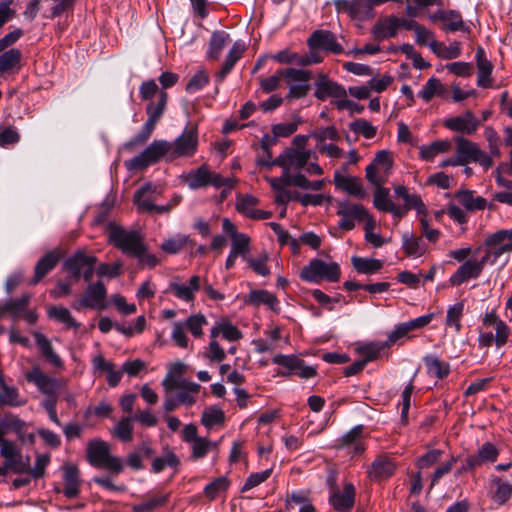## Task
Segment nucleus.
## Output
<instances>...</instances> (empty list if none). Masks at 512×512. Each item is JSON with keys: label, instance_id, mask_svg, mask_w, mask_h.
Masks as SVG:
<instances>
[{"label": "nucleus", "instance_id": "39448f33", "mask_svg": "<svg viewBox=\"0 0 512 512\" xmlns=\"http://www.w3.org/2000/svg\"><path fill=\"white\" fill-rule=\"evenodd\" d=\"M340 275V267L336 262L327 263L321 259H312L300 272V278L311 283L337 282Z\"/></svg>", "mask_w": 512, "mask_h": 512}, {"label": "nucleus", "instance_id": "412c9836", "mask_svg": "<svg viewBox=\"0 0 512 512\" xmlns=\"http://www.w3.org/2000/svg\"><path fill=\"white\" fill-rule=\"evenodd\" d=\"M26 379L28 382L34 383L42 393L47 395L55 394L58 389L57 380L41 371L39 367H33L27 372Z\"/></svg>", "mask_w": 512, "mask_h": 512}, {"label": "nucleus", "instance_id": "a878e982", "mask_svg": "<svg viewBox=\"0 0 512 512\" xmlns=\"http://www.w3.org/2000/svg\"><path fill=\"white\" fill-rule=\"evenodd\" d=\"M35 343L41 352L42 356L56 368L63 367V361L61 357L54 351V348L50 340L41 332H33Z\"/></svg>", "mask_w": 512, "mask_h": 512}, {"label": "nucleus", "instance_id": "9b49d317", "mask_svg": "<svg viewBox=\"0 0 512 512\" xmlns=\"http://www.w3.org/2000/svg\"><path fill=\"white\" fill-rule=\"evenodd\" d=\"M393 166V154L388 150L376 153L373 161L366 167V178L373 185H383Z\"/></svg>", "mask_w": 512, "mask_h": 512}, {"label": "nucleus", "instance_id": "8fccbe9b", "mask_svg": "<svg viewBox=\"0 0 512 512\" xmlns=\"http://www.w3.org/2000/svg\"><path fill=\"white\" fill-rule=\"evenodd\" d=\"M495 490L493 492V500L499 505L508 501L512 494V485L497 478L492 481Z\"/></svg>", "mask_w": 512, "mask_h": 512}, {"label": "nucleus", "instance_id": "f8f14e48", "mask_svg": "<svg viewBox=\"0 0 512 512\" xmlns=\"http://www.w3.org/2000/svg\"><path fill=\"white\" fill-rule=\"evenodd\" d=\"M107 290L103 282L97 281L89 283L84 295L75 300L71 306L74 310L80 311L83 308L104 310L107 308L106 303Z\"/></svg>", "mask_w": 512, "mask_h": 512}, {"label": "nucleus", "instance_id": "6e6d98bb", "mask_svg": "<svg viewBox=\"0 0 512 512\" xmlns=\"http://www.w3.org/2000/svg\"><path fill=\"white\" fill-rule=\"evenodd\" d=\"M443 451L434 447L426 446L425 452L418 457V468H429L442 457Z\"/></svg>", "mask_w": 512, "mask_h": 512}, {"label": "nucleus", "instance_id": "393cba45", "mask_svg": "<svg viewBox=\"0 0 512 512\" xmlns=\"http://www.w3.org/2000/svg\"><path fill=\"white\" fill-rule=\"evenodd\" d=\"M476 64H477V85L481 88H488L492 86L491 74L493 71L492 63L487 59L485 51L482 47L476 50Z\"/></svg>", "mask_w": 512, "mask_h": 512}, {"label": "nucleus", "instance_id": "2eb2a0df", "mask_svg": "<svg viewBox=\"0 0 512 512\" xmlns=\"http://www.w3.org/2000/svg\"><path fill=\"white\" fill-rule=\"evenodd\" d=\"M0 456L4 458L3 464L9 471L21 474L29 470V456H23L13 441L6 439L2 442Z\"/></svg>", "mask_w": 512, "mask_h": 512}, {"label": "nucleus", "instance_id": "6ab92c4d", "mask_svg": "<svg viewBox=\"0 0 512 512\" xmlns=\"http://www.w3.org/2000/svg\"><path fill=\"white\" fill-rule=\"evenodd\" d=\"M479 125L480 121L471 111H466L459 116L448 118L444 122V126L449 130L467 135L475 133Z\"/></svg>", "mask_w": 512, "mask_h": 512}, {"label": "nucleus", "instance_id": "338daca9", "mask_svg": "<svg viewBox=\"0 0 512 512\" xmlns=\"http://www.w3.org/2000/svg\"><path fill=\"white\" fill-rule=\"evenodd\" d=\"M204 357L210 362H221L226 358V352L218 341H210L204 352Z\"/></svg>", "mask_w": 512, "mask_h": 512}, {"label": "nucleus", "instance_id": "f3484780", "mask_svg": "<svg viewBox=\"0 0 512 512\" xmlns=\"http://www.w3.org/2000/svg\"><path fill=\"white\" fill-rule=\"evenodd\" d=\"M200 286L201 279L198 275H193L188 284L182 283L179 277H175L169 282L166 292L172 293L176 298L182 301L192 302Z\"/></svg>", "mask_w": 512, "mask_h": 512}, {"label": "nucleus", "instance_id": "e433bc0d", "mask_svg": "<svg viewBox=\"0 0 512 512\" xmlns=\"http://www.w3.org/2000/svg\"><path fill=\"white\" fill-rule=\"evenodd\" d=\"M48 317L65 325L66 328L78 329V323L68 308L64 306H51L47 310Z\"/></svg>", "mask_w": 512, "mask_h": 512}, {"label": "nucleus", "instance_id": "de8ad7c7", "mask_svg": "<svg viewBox=\"0 0 512 512\" xmlns=\"http://www.w3.org/2000/svg\"><path fill=\"white\" fill-rule=\"evenodd\" d=\"M396 28V19L379 21L375 24L373 28V35L377 40L387 39L395 35Z\"/></svg>", "mask_w": 512, "mask_h": 512}, {"label": "nucleus", "instance_id": "cd10ccee", "mask_svg": "<svg viewBox=\"0 0 512 512\" xmlns=\"http://www.w3.org/2000/svg\"><path fill=\"white\" fill-rule=\"evenodd\" d=\"M35 343L41 352L42 356L56 368L63 367V361L61 357L54 351V348L50 340L41 332H33Z\"/></svg>", "mask_w": 512, "mask_h": 512}, {"label": "nucleus", "instance_id": "4c0bfd02", "mask_svg": "<svg viewBox=\"0 0 512 512\" xmlns=\"http://www.w3.org/2000/svg\"><path fill=\"white\" fill-rule=\"evenodd\" d=\"M25 404L21 399L17 388L8 386L0 378V406L19 407Z\"/></svg>", "mask_w": 512, "mask_h": 512}, {"label": "nucleus", "instance_id": "58836bf2", "mask_svg": "<svg viewBox=\"0 0 512 512\" xmlns=\"http://www.w3.org/2000/svg\"><path fill=\"white\" fill-rule=\"evenodd\" d=\"M231 41L230 36L225 31H215L212 33L207 55L210 59H219L224 47Z\"/></svg>", "mask_w": 512, "mask_h": 512}, {"label": "nucleus", "instance_id": "7c9ffc66", "mask_svg": "<svg viewBox=\"0 0 512 512\" xmlns=\"http://www.w3.org/2000/svg\"><path fill=\"white\" fill-rule=\"evenodd\" d=\"M60 260V253L56 250L45 254L36 264L34 277L30 280L31 285L37 284L45 275L55 268Z\"/></svg>", "mask_w": 512, "mask_h": 512}, {"label": "nucleus", "instance_id": "13d9d810", "mask_svg": "<svg viewBox=\"0 0 512 512\" xmlns=\"http://www.w3.org/2000/svg\"><path fill=\"white\" fill-rule=\"evenodd\" d=\"M132 419L122 418L114 427L113 434L123 442H129L133 439Z\"/></svg>", "mask_w": 512, "mask_h": 512}, {"label": "nucleus", "instance_id": "e2e57ef3", "mask_svg": "<svg viewBox=\"0 0 512 512\" xmlns=\"http://www.w3.org/2000/svg\"><path fill=\"white\" fill-rule=\"evenodd\" d=\"M179 465V459L173 452H167L161 457L154 459L152 463V469L155 473H159L166 467H177Z\"/></svg>", "mask_w": 512, "mask_h": 512}, {"label": "nucleus", "instance_id": "5fc2aeb1", "mask_svg": "<svg viewBox=\"0 0 512 512\" xmlns=\"http://www.w3.org/2000/svg\"><path fill=\"white\" fill-rule=\"evenodd\" d=\"M229 487V480L222 476L209 483L204 488V494L210 500L215 499L221 493H224Z\"/></svg>", "mask_w": 512, "mask_h": 512}, {"label": "nucleus", "instance_id": "4468645a", "mask_svg": "<svg viewBox=\"0 0 512 512\" xmlns=\"http://www.w3.org/2000/svg\"><path fill=\"white\" fill-rule=\"evenodd\" d=\"M311 155L310 150L290 148L281 153L272 164L281 167L287 174H294L304 169Z\"/></svg>", "mask_w": 512, "mask_h": 512}, {"label": "nucleus", "instance_id": "bb28decb", "mask_svg": "<svg viewBox=\"0 0 512 512\" xmlns=\"http://www.w3.org/2000/svg\"><path fill=\"white\" fill-rule=\"evenodd\" d=\"M35 343L41 352L42 356L56 368L63 367V361L61 357L54 351V348L50 340L41 332H33Z\"/></svg>", "mask_w": 512, "mask_h": 512}, {"label": "nucleus", "instance_id": "864d4df0", "mask_svg": "<svg viewBox=\"0 0 512 512\" xmlns=\"http://www.w3.org/2000/svg\"><path fill=\"white\" fill-rule=\"evenodd\" d=\"M311 136L316 140L317 145L327 144L326 141H338L340 134L334 126L320 127L315 129Z\"/></svg>", "mask_w": 512, "mask_h": 512}, {"label": "nucleus", "instance_id": "603ef678", "mask_svg": "<svg viewBox=\"0 0 512 512\" xmlns=\"http://www.w3.org/2000/svg\"><path fill=\"white\" fill-rule=\"evenodd\" d=\"M349 128L356 134L362 135L366 139L375 137L377 133V127L373 126L364 118H358L349 124Z\"/></svg>", "mask_w": 512, "mask_h": 512}, {"label": "nucleus", "instance_id": "09e8293b", "mask_svg": "<svg viewBox=\"0 0 512 512\" xmlns=\"http://www.w3.org/2000/svg\"><path fill=\"white\" fill-rule=\"evenodd\" d=\"M22 53L19 49L12 48L0 55V73L7 72L17 67L21 61Z\"/></svg>", "mask_w": 512, "mask_h": 512}, {"label": "nucleus", "instance_id": "a211bd4d", "mask_svg": "<svg viewBox=\"0 0 512 512\" xmlns=\"http://www.w3.org/2000/svg\"><path fill=\"white\" fill-rule=\"evenodd\" d=\"M314 96L320 101H325L327 98L338 100L339 98H345L347 91L342 85L321 74L315 82Z\"/></svg>", "mask_w": 512, "mask_h": 512}, {"label": "nucleus", "instance_id": "1a4fd4ad", "mask_svg": "<svg viewBox=\"0 0 512 512\" xmlns=\"http://www.w3.org/2000/svg\"><path fill=\"white\" fill-rule=\"evenodd\" d=\"M454 142L456 144V153L463 161V165L468 162H475L479 163L485 170H488L493 166L491 156L481 150L477 143L470 141L463 136L454 137Z\"/></svg>", "mask_w": 512, "mask_h": 512}, {"label": "nucleus", "instance_id": "dca6fc26", "mask_svg": "<svg viewBox=\"0 0 512 512\" xmlns=\"http://www.w3.org/2000/svg\"><path fill=\"white\" fill-rule=\"evenodd\" d=\"M428 19L433 22H442V29L448 32H469V28L464 24L462 16L455 10L437 9L428 15Z\"/></svg>", "mask_w": 512, "mask_h": 512}, {"label": "nucleus", "instance_id": "ddd939ff", "mask_svg": "<svg viewBox=\"0 0 512 512\" xmlns=\"http://www.w3.org/2000/svg\"><path fill=\"white\" fill-rule=\"evenodd\" d=\"M328 483L330 487V505L339 512L351 510L354 506L356 495L354 485L352 483H344L343 489L340 490L333 476H329Z\"/></svg>", "mask_w": 512, "mask_h": 512}, {"label": "nucleus", "instance_id": "bf43d9fd", "mask_svg": "<svg viewBox=\"0 0 512 512\" xmlns=\"http://www.w3.org/2000/svg\"><path fill=\"white\" fill-rule=\"evenodd\" d=\"M168 495L158 494L134 506L135 512H149L163 506Z\"/></svg>", "mask_w": 512, "mask_h": 512}, {"label": "nucleus", "instance_id": "4d7b16f0", "mask_svg": "<svg viewBox=\"0 0 512 512\" xmlns=\"http://www.w3.org/2000/svg\"><path fill=\"white\" fill-rule=\"evenodd\" d=\"M189 241L188 236L178 235L174 238L165 240L161 244L160 248L166 253L176 254L183 250Z\"/></svg>", "mask_w": 512, "mask_h": 512}, {"label": "nucleus", "instance_id": "423d86ee", "mask_svg": "<svg viewBox=\"0 0 512 512\" xmlns=\"http://www.w3.org/2000/svg\"><path fill=\"white\" fill-rule=\"evenodd\" d=\"M184 182L192 190L200 189L206 186H213L215 188L233 187V180L225 178L219 173L212 171L207 165H202L199 168L190 171L184 176Z\"/></svg>", "mask_w": 512, "mask_h": 512}, {"label": "nucleus", "instance_id": "69168bd1", "mask_svg": "<svg viewBox=\"0 0 512 512\" xmlns=\"http://www.w3.org/2000/svg\"><path fill=\"white\" fill-rule=\"evenodd\" d=\"M209 82V76L204 70L196 72L186 85L188 93H195L202 89Z\"/></svg>", "mask_w": 512, "mask_h": 512}, {"label": "nucleus", "instance_id": "052dcab7", "mask_svg": "<svg viewBox=\"0 0 512 512\" xmlns=\"http://www.w3.org/2000/svg\"><path fill=\"white\" fill-rule=\"evenodd\" d=\"M231 241L232 243L230 252L241 256L246 260V254L249 252L250 238L246 234L241 233L232 238Z\"/></svg>", "mask_w": 512, "mask_h": 512}, {"label": "nucleus", "instance_id": "a18cd8bd", "mask_svg": "<svg viewBox=\"0 0 512 512\" xmlns=\"http://www.w3.org/2000/svg\"><path fill=\"white\" fill-rule=\"evenodd\" d=\"M30 298L31 297L29 294H25L18 299L9 300L5 302V304L2 307L1 314L4 312H8L11 314L13 318L20 317L27 308Z\"/></svg>", "mask_w": 512, "mask_h": 512}, {"label": "nucleus", "instance_id": "c85d7f7f", "mask_svg": "<svg viewBox=\"0 0 512 512\" xmlns=\"http://www.w3.org/2000/svg\"><path fill=\"white\" fill-rule=\"evenodd\" d=\"M149 186L139 189L134 196V203L138 210L153 214H163L170 210L169 205L158 206L153 203L152 198L148 195Z\"/></svg>", "mask_w": 512, "mask_h": 512}, {"label": "nucleus", "instance_id": "f03ea898", "mask_svg": "<svg viewBox=\"0 0 512 512\" xmlns=\"http://www.w3.org/2000/svg\"><path fill=\"white\" fill-rule=\"evenodd\" d=\"M86 458L91 466L104 468L113 474L121 473L124 468L121 459L111 455L110 446L100 439L89 441L86 449Z\"/></svg>", "mask_w": 512, "mask_h": 512}, {"label": "nucleus", "instance_id": "6e6552de", "mask_svg": "<svg viewBox=\"0 0 512 512\" xmlns=\"http://www.w3.org/2000/svg\"><path fill=\"white\" fill-rule=\"evenodd\" d=\"M162 386L166 393L177 391L175 397L179 404L191 406L196 402L197 395L200 391V385L185 379L175 377H165Z\"/></svg>", "mask_w": 512, "mask_h": 512}, {"label": "nucleus", "instance_id": "2f4dec72", "mask_svg": "<svg viewBox=\"0 0 512 512\" xmlns=\"http://www.w3.org/2000/svg\"><path fill=\"white\" fill-rule=\"evenodd\" d=\"M246 46L241 41H236L229 50L222 68L215 74L216 81L222 82L233 69L236 62L242 57Z\"/></svg>", "mask_w": 512, "mask_h": 512}, {"label": "nucleus", "instance_id": "aec40b11", "mask_svg": "<svg viewBox=\"0 0 512 512\" xmlns=\"http://www.w3.org/2000/svg\"><path fill=\"white\" fill-rule=\"evenodd\" d=\"M310 49H323L326 51L340 54L343 51L342 46L337 42L335 35L328 30H316L307 40Z\"/></svg>", "mask_w": 512, "mask_h": 512}, {"label": "nucleus", "instance_id": "0eeeda50", "mask_svg": "<svg viewBox=\"0 0 512 512\" xmlns=\"http://www.w3.org/2000/svg\"><path fill=\"white\" fill-rule=\"evenodd\" d=\"M280 75L283 76L289 86V91L286 96L288 100L303 98L307 96L311 90L309 82L312 78V72L310 70L286 68L280 70Z\"/></svg>", "mask_w": 512, "mask_h": 512}, {"label": "nucleus", "instance_id": "c9c22d12", "mask_svg": "<svg viewBox=\"0 0 512 512\" xmlns=\"http://www.w3.org/2000/svg\"><path fill=\"white\" fill-rule=\"evenodd\" d=\"M168 95L165 91H161L158 96L157 103L150 102L146 107V114L148 119L146 122L156 127V124L163 116L166 105H167Z\"/></svg>", "mask_w": 512, "mask_h": 512}, {"label": "nucleus", "instance_id": "5701e85b", "mask_svg": "<svg viewBox=\"0 0 512 512\" xmlns=\"http://www.w3.org/2000/svg\"><path fill=\"white\" fill-rule=\"evenodd\" d=\"M481 273V266L476 263V259H469L462 263L451 275L450 283L452 285L458 286L469 279L478 278Z\"/></svg>", "mask_w": 512, "mask_h": 512}, {"label": "nucleus", "instance_id": "37998d69", "mask_svg": "<svg viewBox=\"0 0 512 512\" xmlns=\"http://www.w3.org/2000/svg\"><path fill=\"white\" fill-rule=\"evenodd\" d=\"M224 421L225 414L220 408L209 407L206 408L202 413L201 423L207 429H211L214 426L223 425Z\"/></svg>", "mask_w": 512, "mask_h": 512}, {"label": "nucleus", "instance_id": "680f3d73", "mask_svg": "<svg viewBox=\"0 0 512 512\" xmlns=\"http://www.w3.org/2000/svg\"><path fill=\"white\" fill-rule=\"evenodd\" d=\"M394 194L396 199H400L403 201V206H399V208L405 209V214L407 213L408 210L416 207L415 197L409 193L408 189L404 185H395Z\"/></svg>", "mask_w": 512, "mask_h": 512}, {"label": "nucleus", "instance_id": "9d476101", "mask_svg": "<svg viewBox=\"0 0 512 512\" xmlns=\"http://www.w3.org/2000/svg\"><path fill=\"white\" fill-rule=\"evenodd\" d=\"M109 240L123 253L135 256L144 245L143 238L138 231H127L121 227H112Z\"/></svg>", "mask_w": 512, "mask_h": 512}, {"label": "nucleus", "instance_id": "20e7f679", "mask_svg": "<svg viewBox=\"0 0 512 512\" xmlns=\"http://www.w3.org/2000/svg\"><path fill=\"white\" fill-rule=\"evenodd\" d=\"M401 0H335L334 5L338 13H345L351 19L366 21L374 17V7L388 2Z\"/></svg>", "mask_w": 512, "mask_h": 512}, {"label": "nucleus", "instance_id": "473e14b6", "mask_svg": "<svg viewBox=\"0 0 512 512\" xmlns=\"http://www.w3.org/2000/svg\"><path fill=\"white\" fill-rule=\"evenodd\" d=\"M64 495L68 498H74L79 494V470L75 465L67 464L64 466Z\"/></svg>", "mask_w": 512, "mask_h": 512}, {"label": "nucleus", "instance_id": "c03bdc74", "mask_svg": "<svg viewBox=\"0 0 512 512\" xmlns=\"http://www.w3.org/2000/svg\"><path fill=\"white\" fill-rule=\"evenodd\" d=\"M352 264L357 272L367 275L377 272L383 266L380 260L362 257H353Z\"/></svg>", "mask_w": 512, "mask_h": 512}, {"label": "nucleus", "instance_id": "0e129e2a", "mask_svg": "<svg viewBox=\"0 0 512 512\" xmlns=\"http://www.w3.org/2000/svg\"><path fill=\"white\" fill-rule=\"evenodd\" d=\"M192 455L193 459L203 458L211 448L216 447V443L209 441L207 438L199 437L192 443Z\"/></svg>", "mask_w": 512, "mask_h": 512}, {"label": "nucleus", "instance_id": "3c124183", "mask_svg": "<svg viewBox=\"0 0 512 512\" xmlns=\"http://www.w3.org/2000/svg\"><path fill=\"white\" fill-rule=\"evenodd\" d=\"M26 428V423L16 415H6L0 420V430L3 432V437L10 431L21 433Z\"/></svg>", "mask_w": 512, "mask_h": 512}, {"label": "nucleus", "instance_id": "79ce46f5", "mask_svg": "<svg viewBox=\"0 0 512 512\" xmlns=\"http://www.w3.org/2000/svg\"><path fill=\"white\" fill-rule=\"evenodd\" d=\"M452 144L449 140H438L427 146H422L420 150L421 157L426 160H432L441 153L450 151Z\"/></svg>", "mask_w": 512, "mask_h": 512}, {"label": "nucleus", "instance_id": "4be33fe9", "mask_svg": "<svg viewBox=\"0 0 512 512\" xmlns=\"http://www.w3.org/2000/svg\"><path fill=\"white\" fill-rule=\"evenodd\" d=\"M396 469L393 460L388 456H378L367 470L368 476L375 481L390 478Z\"/></svg>", "mask_w": 512, "mask_h": 512}, {"label": "nucleus", "instance_id": "a19ab883", "mask_svg": "<svg viewBox=\"0 0 512 512\" xmlns=\"http://www.w3.org/2000/svg\"><path fill=\"white\" fill-rule=\"evenodd\" d=\"M424 364L427 370V373L430 376L436 377L438 379H442L448 375L450 368L449 364L446 362L440 361L437 356L428 355L424 357Z\"/></svg>", "mask_w": 512, "mask_h": 512}, {"label": "nucleus", "instance_id": "7ed1b4c3", "mask_svg": "<svg viewBox=\"0 0 512 512\" xmlns=\"http://www.w3.org/2000/svg\"><path fill=\"white\" fill-rule=\"evenodd\" d=\"M207 324V318L201 313L193 314L185 321H176L172 325L171 339L179 348L192 349V344L186 334V330L193 337L200 338L203 336V327Z\"/></svg>", "mask_w": 512, "mask_h": 512}, {"label": "nucleus", "instance_id": "49530a36", "mask_svg": "<svg viewBox=\"0 0 512 512\" xmlns=\"http://www.w3.org/2000/svg\"><path fill=\"white\" fill-rule=\"evenodd\" d=\"M362 426H355L342 438V445L345 447H352L354 453H361L364 451V446L361 442Z\"/></svg>", "mask_w": 512, "mask_h": 512}, {"label": "nucleus", "instance_id": "774afa93", "mask_svg": "<svg viewBox=\"0 0 512 512\" xmlns=\"http://www.w3.org/2000/svg\"><path fill=\"white\" fill-rule=\"evenodd\" d=\"M134 257L138 259L139 266L142 268L152 269L159 263V259L156 257V255L148 251V248L145 244L142 246L140 252Z\"/></svg>", "mask_w": 512, "mask_h": 512}, {"label": "nucleus", "instance_id": "ea45409f", "mask_svg": "<svg viewBox=\"0 0 512 512\" xmlns=\"http://www.w3.org/2000/svg\"><path fill=\"white\" fill-rule=\"evenodd\" d=\"M456 199L467 210H484L487 207V201L481 196L475 197L472 191H459L455 194Z\"/></svg>", "mask_w": 512, "mask_h": 512}, {"label": "nucleus", "instance_id": "b1692460", "mask_svg": "<svg viewBox=\"0 0 512 512\" xmlns=\"http://www.w3.org/2000/svg\"><path fill=\"white\" fill-rule=\"evenodd\" d=\"M374 206L383 212H391L397 217L405 215V209H400L398 205L393 203L390 199L389 189L382 187V185H374Z\"/></svg>", "mask_w": 512, "mask_h": 512}, {"label": "nucleus", "instance_id": "72a5a7b5", "mask_svg": "<svg viewBox=\"0 0 512 512\" xmlns=\"http://www.w3.org/2000/svg\"><path fill=\"white\" fill-rule=\"evenodd\" d=\"M248 303L254 306L266 305L269 309L279 312V301L267 290H253L249 293Z\"/></svg>", "mask_w": 512, "mask_h": 512}, {"label": "nucleus", "instance_id": "f257e3e1", "mask_svg": "<svg viewBox=\"0 0 512 512\" xmlns=\"http://www.w3.org/2000/svg\"><path fill=\"white\" fill-rule=\"evenodd\" d=\"M197 148L198 127L189 123L174 141L154 140L139 155L126 161L125 165L129 170H142L158 162L162 157L167 160L191 157Z\"/></svg>", "mask_w": 512, "mask_h": 512}, {"label": "nucleus", "instance_id": "c756f323", "mask_svg": "<svg viewBox=\"0 0 512 512\" xmlns=\"http://www.w3.org/2000/svg\"><path fill=\"white\" fill-rule=\"evenodd\" d=\"M96 262L97 258L95 256L87 255L84 252H77L65 260L64 268L70 272L75 279H79L83 269L87 265L95 264Z\"/></svg>", "mask_w": 512, "mask_h": 512}, {"label": "nucleus", "instance_id": "f704fd0d", "mask_svg": "<svg viewBox=\"0 0 512 512\" xmlns=\"http://www.w3.org/2000/svg\"><path fill=\"white\" fill-rule=\"evenodd\" d=\"M334 181L337 187L345 190L350 195L356 196L358 198H363L365 196V191L358 178L342 176L336 173Z\"/></svg>", "mask_w": 512, "mask_h": 512}]
</instances>
